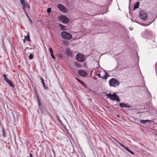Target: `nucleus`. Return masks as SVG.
<instances>
[{
    "mask_svg": "<svg viewBox=\"0 0 157 157\" xmlns=\"http://www.w3.org/2000/svg\"><path fill=\"white\" fill-rule=\"evenodd\" d=\"M106 96L111 100H116V101L119 102L120 101L119 97L116 94V93H114L113 94L109 93L106 94Z\"/></svg>",
    "mask_w": 157,
    "mask_h": 157,
    "instance_id": "obj_1",
    "label": "nucleus"
},
{
    "mask_svg": "<svg viewBox=\"0 0 157 157\" xmlns=\"http://www.w3.org/2000/svg\"><path fill=\"white\" fill-rule=\"evenodd\" d=\"M139 17L141 19L147 20V13L144 10H141L139 11Z\"/></svg>",
    "mask_w": 157,
    "mask_h": 157,
    "instance_id": "obj_2",
    "label": "nucleus"
},
{
    "mask_svg": "<svg viewBox=\"0 0 157 157\" xmlns=\"http://www.w3.org/2000/svg\"><path fill=\"white\" fill-rule=\"evenodd\" d=\"M109 84L110 86L116 87L118 86L120 84L117 80L114 78H112L109 81Z\"/></svg>",
    "mask_w": 157,
    "mask_h": 157,
    "instance_id": "obj_3",
    "label": "nucleus"
},
{
    "mask_svg": "<svg viewBox=\"0 0 157 157\" xmlns=\"http://www.w3.org/2000/svg\"><path fill=\"white\" fill-rule=\"evenodd\" d=\"M61 37L63 39L69 40L72 38V35L70 33L66 31H63L61 33Z\"/></svg>",
    "mask_w": 157,
    "mask_h": 157,
    "instance_id": "obj_4",
    "label": "nucleus"
},
{
    "mask_svg": "<svg viewBox=\"0 0 157 157\" xmlns=\"http://www.w3.org/2000/svg\"><path fill=\"white\" fill-rule=\"evenodd\" d=\"M58 19L60 21H62L63 23L67 24L69 21V20L67 17L64 15H59L58 17Z\"/></svg>",
    "mask_w": 157,
    "mask_h": 157,
    "instance_id": "obj_5",
    "label": "nucleus"
},
{
    "mask_svg": "<svg viewBox=\"0 0 157 157\" xmlns=\"http://www.w3.org/2000/svg\"><path fill=\"white\" fill-rule=\"evenodd\" d=\"M76 59L80 62H83L85 59V57L83 55L80 53H78L76 56Z\"/></svg>",
    "mask_w": 157,
    "mask_h": 157,
    "instance_id": "obj_6",
    "label": "nucleus"
},
{
    "mask_svg": "<svg viewBox=\"0 0 157 157\" xmlns=\"http://www.w3.org/2000/svg\"><path fill=\"white\" fill-rule=\"evenodd\" d=\"M20 2L22 6V7L25 6V9L27 8L28 9L30 8V6L29 4L25 0H20Z\"/></svg>",
    "mask_w": 157,
    "mask_h": 157,
    "instance_id": "obj_7",
    "label": "nucleus"
},
{
    "mask_svg": "<svg viewBox=\"0 0 157 157\" xmlns=\"http://www.w3.org/2000/svg\"><path fill=\"white\" fill-rule=\"evenodd\" d=\"M57 7L62 12L65 13L67 12V8L61 4H58L57 5Z\"/></svg>",
    "mask_w": 157,
    "mask_h": 157,
    "instance_id": "obj_8",
    "label": "nucleus"
},
{
    "mask_svg": "<svg viewBox=\"0 0 157 157\" xmlns=\"http://www.w3.org/2000/svg\"><path fill=\"white\" fill-rule=\"evenodd\" d=\"M78 73L82 77H86L87 75V73L83 70H79L78 71Z\"/></svg>",
    "mask_w": 157,
    "mask_h": 157,
    "instance_id": "obj_9",
    "label": "nucleus"
},
{
    "mask_svg": "<svg viewBox=\"0 0 157 157\" xmlns=\"http://www.w3.org/2000/svg\"><path fill=\"white\" fill-rule=\"evenodd\" d=\"M3 76L4 78V80L6 81V82L10 86L14 87V85L13 84L11 80H9L7 78L6 75L4 74L3 75Z\"/></svg>",
    "mask_w": 157,
    "mask_h": 157,
    "instance_id": "obj_10",
    "label": "nucleus"
},
{
    "mask_svg": "<svg viewBox=\"0 0 157 157\" xmlns=\"http://www.w3.org/2000/svg\"><path fill=\"white\" fill-rule=\"evenodd\" d=\"M119 106L121 108H130L131 107V106L130 105H127L124 103H119Z\"/></svg>",
    "mask_w": 157,
    "mask_h": 157,
    "instance_id": "obj_11",
    "label": "nucleus"
},
{
    "mask_svg": "<svg viewBox=\"0 0 157 157\" xmlns=\"http://www.w3.org/2000/svg\"><path fill=\"white\" fill-rule=\"evenodd\" d=\"M119 144L122 147H123L125 148L129 152L131 153L133 155L134 154V153L131 151L126 146H124L123 144L118 142Z\"/></svg>",
    "mask_w": 157,
    "mask_h": 157,
    "instance_id": "obj_12",
    "label": "nucleus"
},
{
    "mask_svg": "<svg viewBox=\"0 0 157 157\" xmlns=\"http://www.w3.org/2000/svg\"><path fill=\"white\" fill-rule=\"evenodd\" d=\"M65 51L66 53L68 56L70 57H72V53L70 49H66Z\"/></svg>",
    "mask_w": 157,
    "mask_h": 157,
    "instance_id": "obj_13",
    "label": "nucleus"
},
{
    "mask_svg": "<svg viewBox=\"0 0 157 157\" xmlns=\"http://www.w3.org/2000/svg\"><path fill=\"white\" fill-rule=\"evenodd\" d=\"M25 40H27L29 41H31L29 37V33L28 32L27 34V36H25V39L23 40L24 42L25 43Z\"/></svg>",
    "mask_w": 157,
    "mask_h": 157,
    "instance_id": "obj_14",
    "label": "nucleus"
},
{
    "mask_svg": "<svg viewBox=\"0 0 157 157\" xmlns=\"http://www.w3.org/2000/svg\"><path fill=\"white\" fill-rule=\"evenodd\" d=\"M40 80H41V82L42 83V84L43 85V86L44 87V88L45 90H47L48 89V87L47 86H46L45 85V84L44 83V79H43L42 78H40Z\"/></svg>",
    "mask_w": 157,
    "mask_h": 157,
    "instance_id": "obj_15",
    "label": "nucleus"
},
{
    "mask_svg": "<svg viewBox=\"0 0 157 157\" xmlns=\"http://www.w3.org/2000/svg\"><path fill=\"white\" fill-rule=\"evenodd\" d=\"M140 3L138 2H137L134 5L133 10L138 8L139 6Z\"/></svg>",
    "mask_w": 157,
    "mask_h": 157,
    "instance_id": "obj_16",
    "label": "nucleus"
},
{
    "mask_svg": "<svg viewBox=\"0 0 157 157\" xmlns=\"http://www.w3.org/2000/svg\"><path fill=\"white\" fill-rule=\"evenodd\" d=\"M2 136L4 137H6V132L5 130V129L3 127H2Z\"/></svg>",
    "mask_w": 157,
    "mask_h": 157,
    "instance_id": "obj_17",
    "label": "nucleus"
},
{
    "mask_svg": "<svg viewBox=\"0 0 157 157\" xmlns=\"http://www.w3.org/2000/svg\"><path fill=\"white\" fill-rule=\"evenodd\" d=\"M151 121L150 120H141L140 121V123H141V124H144L145 123H146L147 122H148V121Z\"/></svg>",
    "mask_w": 157,
    "mask_h": 157,
    "instance_id": "obj_18",
    "label": "nucleus"
},
{
    "mask_svg": "<svg viewBox=\"0 0 157 157\" xmlns=\"http://www.w3.org/2000/svg\"><path fill=\"white\" fill-rule=\"evenodd\" d=\"M75 65L78 68H80L81 67L82 65L79 63L78 62H75Z\"/></svg>",
    "mask_w": 157,
    "mask_h": 157,
    "instance_id": "obj_19",
    "label": "nucleus"
},
{
    "mask_svg": "<svg viewBox=\"0 0 157 157\" xmlns=\"http://www.w3.org/2000/svg\"><path fill=\"white\" fill-rule=\"evenodd\" d=\"M59 26L60 27V29L62 30H66L65 26L64 25L61 24H59Z\"/></svg>",
    "mask_w": 157,
    "mask_h": 157,
    "instance_id": "obj_20",
    "label": "nucleus"
},
{
    "mask_svg": "<svg viewBox=\"0 0 157 157\" xmlns=\"http://www.w3.org/2000/svg\"><path fill=\"white\" fill-rule=\"evenodd\" d=\"M34 54L31 53L29 54V58L30 59H32L33 58Z\"/></svg>",
    "mask_w": 157,
    "mask_h": 157,
    "instance_id": "obj_21",
    "label": "nucleus"
},
{
    "mask_svg": "<svg viewBox=\"0 0 157 157\" xmlns=\"http://www.w3.org/2000/svg\"><path fill=\"white\" fill-rule=\"evenodd\" d=\"M63 44L65 45H67L68 44V42L67 40L63 41Z\"/></svg>",
    "mask_w": 157,
    "mask_h": 157,
    "instance_id": "obj_22",
    "label": "nucleus"
},
{
    "mask_svg": "<svg viewBox=\"0 0 157 157\" xmlns=\"http://www.w3.org/2000/svg\"><path fill=\"white\" fill-rule=\"evenodd\" d=\"M75 78L78 82H79L80 83H81L82 85L83 86V84H84V83L83 82H82L81 81V80H79L78 78Z\"/></svg>",
    "mask_w": 157,
    "mask_h": 157,
    "instance_id": "obj_23",
    "label": "nucleus"
},
{
    "mask_svg": "<svg viewBox=\"0 0 157 157\" xmlns=\"http://www.w3.org/2000/svg\"><path fill=\"white\" fill-rule=\"evenodd\" d=\"M49 51L50 52L51 55L53 54V51L52 48H51L50 47L49 48Z\"/></svg>",
    "mask_w": 157,
    "mask_h": 157,
    "instance_id": "obj_24",
    "label": "nucleus"
},
{
    "mask_svg": "<svg viewBox=\"0 0 157 157\" xmlns=\"http://www.w3.org/2000/svg\"><path fill=\"white\" fill-rule=\"evenodd\" d=\"M107 73H105V75L103 77H102V78L103 79H106L107 78Z\"/></svg>",
    "mask_w": 157,
    "mask_h": 157,
    "instance_id": "obj_25",
    "label": "nucleus"
},
{
    "mask_svg": "<svg viewBox=\"0 0 157 157\" xmlns=\"http://www.w3.org/2000/svg\"><path fill=\"white\" fill-rule=\"evenodd\" d=\"M51 8H48L47 9V12L48 13H50L51 12Z\"/></svg>",
    "mask_w": 157,
    "mask_h": 157,
    "instance_id": "obj_26",
    "label": "nucleus"
},
{
    "mask_svg": "<svg viewBox=\"0 0 157 157\" xmlns=\"http://www.w3.org/2000/svg\"><path fill=\"white\" fill-rule=\"evenodd\" d=\"M22 8L23 9V10L24 12L25 13V14L27 13V12L26 10H25V6H24V7H22Z\"/></svg>",
    "mask_w": 157,
    "mask_h": 157,
    "instance_id": "obj_27",
    "label": "nucleus"
},
{
    "mask_svg": "<svg viewBox=\"0 0 157 157\" xmlns=\"http://www.w3.org/2000/svg\"><path fill=\"white\" fill-rule=\"evenodd\" d=\"M51 56L52 59H56V57L54 56L53 54H51Z\"/></svg>",
    "mask_w": 157,
    "mask_h": 157,
    "instance_id": "obj_28",
    "label": "nucleus"
},
{
    "mask_svg": "<svg viewBox=\"0 0 157 157\" xmlns=\"http://www.w3.org/2000/svg\"><path fill=\"white\" fill-rule=\"evenodd\" d=\"M36 98L38 102V101H40L39 98L38 97L36 96Z\"/></svg>",
    "mask_w": 157,
    "mask_h": 157,
    "instance_id": "obj_29",
    "label": "nucleus"
},
{
    "mask_svg": "<svg viewBox=\"0 0 157 157\" xmlns=\"http://www.w3.org/2000/svg\"><path fill=\"white\" fill-rule=\"evenodd\" d=\"M59 57L60 58H62L63 57L61 55H60L59 56Z\"/></svg>",
    "mask_w": 157,
    "mask_h": 157,
    "instance_id": "obj_30",
    "label": "nucleus"
},
{
    "mask_svg": "<svg viewBox=\"0 0 157 157\" xmlns=\"http://www.w3.org/2000/svg\"><path fill=\"white\" fill-rule=\"evenodd\" d=\"M98 76L100 77V78H102V77H101V75H100V74H98Z\"/></svg>",
    "mask_w": 157,
    "mask_h": 157,
    "instance_id": "obj_31",
    "label": "nucleus"
},
{
    "mask_svg": "<svg viewBox=\"0 0 157 157\" xmlns=\"http://www.w3.org/2000/svg\"><path fill=\"white\" fill-rule=\"evenodd\" d=\"M38 105L39 106H40L41 105V103H40V101H38Z\"/></svg>",
    "mask_w": 157,
    "mask_h": 157,
    "instance_id": "obj_32",
    "label": "nucleus"
},
{
    "mask_svg": "<svg viewBox=\"0 0 157 157\" xmlns=\"http://www.w3.org/2000/svg\"><path fill=\"white\" fill-rule=\"evenodd\" d=\"M30 157H33V155L31 153H29Z\"/></svg>",
    "mask_w": 157,
    "mask_h": 157,
    "instance_id": "obj_33",
    "label": "nucleus"
},
{
    "mask_svg": "<svg viewBox=\"0 0 157 157\" xmlns=\"http://www.w3.org/2000/svg\"><path fill=\"white\" fill-rule=\"evenodd\" d=\"M26 14V16H27V17L29 18V16L28 15L27 13H26V14Z\"/></svg>",
    "mask_w": 157,
    "mask_h": 157,
    "instance_id": "obj_34",
    "label": "nucleus"
},
{
    "mask_svg": "<svg viewBox=\"0 0 157 157\" xmlns=\"http://www.w3.org/2000/svg\"><path fill=\"white\" fill-rule=\"evenodd\" d=\"M11 114L13 116V117H14V115L13 113H12V112H11Z\"/></svg>",
    "mask_w": 157,
    "mask_h": 157,
    "instance_id": "obj_35",
    "label": "nucleus"
},
{
    "mask_svg": "<svg viewBox=\"0 0 157 157\" xmlns=\"http://www.w3.org/2000/svg\"><path fill=\"white\" fill-rule=\"evenodd\" d=\"M92 92H93V93L95 94H96V92L94 91H93Z\"/></svg>",
    "mask_w": 157,
    "mask_h": 157,
    "instance_id": "obj_36",
    "label": "nucleus"
},
{
    "mask_svg": "<svg viewBox=\"0 0 157 157\" xmlns=\"http://www.w3.org/2000/svg\"><path fill=\"white\" fill-rule=\"evenodd\" d=\"M57 117V118H58V119L59 121H60V120L59 119V118H58V117Z\"/></svg>",
    "mask_w": 157,
    "mask_h": 157,
    "instance_id": "obj_37",
    "label": "nucleus"
},
{
    "mask_svg": "<svg viewBox=\"0 0 157 157\" xmlns=\"http://www.w3.org/2000/svg\"><path fill=\"white\" fill-rule=\"evenodd\" d=\"M29 20H30V21L31 22V23H32V21H31V19H29Z\"/></svg>",
    "mask_w": 157,
    "mask_h": 157,
    "instance_id": "obj_38",
    "label": "nucleus"
},
{
    "mask_svg": "<svg viewBox=\"0 0 157 157\" xmlns=\"http://www.w3.org/2000/svg\"><path fill=\"white\" fill-rule=\"evenodd\" d=\"M117 116L118 117H119V115H117Z\"/></svg>",
    "mask_w": 157,
    "mask_h": 157,
    "instance_id": "obj_39",
    "label": "nucleus"
},
{
    "mask_svg": "<svg viewBox=\"0 0 157 157\" xmlns=\"http://www.w3.org/2000/svg\"><path fill=\"white\" fill-rule=\"evenodd\" d=\"M41 112L42 113H43V111L42 110H41Z\"/></svg>",
    "mask_w": 157,
    "mask_h": 157,
    "instance_id": "obj_40",
    "label": "nucleus"
},
{
    "mask_svg": "<svg viewBox=\"0 0 157 157\" xmlns=\"http://www.w3.org/2000/svg\"><path fill=\"white\" fill-rule=\"evenodd\" d=\"M104 157H105V156H104Z\"/></svg>",
    "mask_w": 157,
    "mask_h": 157,
    "instance_id": "obj_41",
    "label": "nucleus"
}]
</instances>
